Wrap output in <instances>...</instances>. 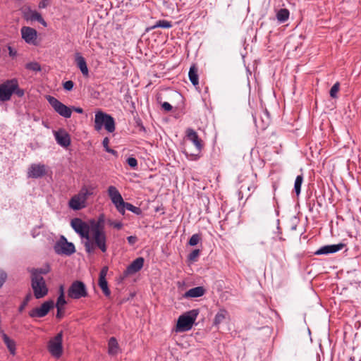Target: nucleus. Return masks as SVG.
Masks as SVG:
<instances>
[{
  "mask_svg": "<svg viewBox=\"0 0 361 361\" xmlns=\"http://www.w3.org/2000/svg\"><path fill=\"white\" fill-rule=\"evenodd\" d=\"M106 241L107 237L105 231H99L97 228L94 231L91 230L89 239H86L84 243L85 250L88 254L94 253L96 249H99L104 253L107 250Z\"/></svg>",
  "mask_w": 361,
  "mask_h": 361,
  "instance_id": "obj_1",
  "label": "nucleus"
},
{
  "mask_svg": "<svg viewBox=\"0 0 361 361\" xmlns=\"http://www.w3.org/2000/svg\"><path fill=\"white\" fill-rule=\"evenodd\" d=\"M187 140L190 141L195 146V151L191 152L189 151L188 147L184 149V153L186 157L191 160H196L199 158V155L203 148V142L199 137L197 133L192 128L186 130Z\"/></svg>",
  "mask_w": 361,
  "mask_h": 361,
  "instance_id": "obj_2",
  "label": "nucleus"
},
{
  "mask_svg": "<svg viewBox=\"0 0 361 361\" xmlns=\"http://www.w3.org/2000/svg\"><path fill=\"white\" fill-rule=\"evenodd\" d=\"M199 313L198 309H193L181 314L178 319L176 331L185 332L190 330Z\"/></svg>",
  "mask_w": 361,
  "mask_h": 361,
  "instance_id": "obj_3",
  "label": "nucleus"
},
{
  "mask_svg": "<svg viewBox=\"0 0 361 361\" xmlns=\"http://www.w3.org/2000/svg\"><path fill=\"white\" fill-rule=\"evenodd\" d=\"M93 188L83 186L80 192L69 200V207L73 210H80L86 207V201L93 195Z\"/></svg>",
  "mask_w": 361,
  "mask_h": 361,
  "instance_id": "obj_4",
  "label": "nucleus"
},
{
  "mask_svg": "<svg viewBox=\"0 0 361 361\" xmlns=\"http://www.w3.org/2000/svg\"><path fill=\"white\" fill-rule=\"evenodd\" d=\"M103 126L109 133H113L116 128L115 121L109 114L98 111L95 114L94 128L99 130Z\"/></svg>",
  "mask_w": 361,
  "mask_h": 361,
  "instance_id": "obj_5",
  "label": "nucleus"
},
{
  "mask_svg": "<svg viewBox=\"0 0 361 361\" xmlns=\"http://www.w3.org/2000/svg\"><path fill=\"white\" fill-rule=\"evenodd\" d=\"M31 286L36 299L42 298L47 295L49 290L42 276L35 274L34 276H31Z\"/></svg>",
  "mask_w": 361,
  "mask_h": 361,
  "instance_id": "obj_6",
  "label": "nucleus"
},
{
  "mask_svg": "<svg viewBox=\"0 0 361 361\" xmlns=\"http://www.w3.org/2000/svg\"><path fill=\"white\" fill-rule=\"evenodd\" d=\"M18 86V80L13 78L7 80L0 85V101L6 102L11 99L15 89Z\"/></svg>",
  "mask_w": 361,
  "mask_h": 361,
  "instance_id": "obj_7",
  "label": "nucleus"
},
{
  "mask_svg": "<svg viewBox=\"0 0 361 361\" xmlns=\"http://www.w3.org/2000/svg\"><path fill=\"white\" fill-rule=\"evenodd\" d=\"M63 332L57 334L48 343V350L51 355L56 358L61 356L63 353Z\"/></svg>",
  "mask_w": 361,
  "mask_h": 361,
  "instance_id": "obj_8",
  "label": "nucleus"
},
{
  "mask_svg": "<svg viewBox=\"0 0 361 361\" xmlns=\"http://www.w3.org/2000/svg\"><path fill=\"white\" fill-rule=\"evenodd\" d=\"M71 226L82 238L89 239L91 228L85 221L81 219L75 218L71 220Z\"/></svg>",
  "mask_w": 361,
  "mask_h": 361,
  "instance_id": "obj_9",
  "label": "nucleus"
},
{
  "mask_svg": "<svg viewBox=\"0 0 361 361\" xmlns=\"http://www.w3.org/2000/svg\"><path fill=\"white\" fill-rule=\"evenodd\" d=\"M68 295L73 299H80L87 295V291L85 283L80 281L72 283L68 290Z\"/></svg>",
  "mask_w": 361,
  "mask_h": 361,
  "instance_id": "obj_10",
  "label": "nucleus"
},
{
  "mask_svg": "<svg viewBox=\"0 0 361 361\" xmlns=\"http://www.w3.org/2000/svg\"><path fill=\"white\" fill-rule=\"evenodd\" d=\"M54 251L59 255H71L75 252V247L73 243L67 241L64 236L56 242L54 247Z\"/></svg>",
  "mask_w": 361,
  "mask_h": 361,
  "instance_id": "obj_11",
  "label": "nucleus"
},
{
  "mask_svg": "<svg viewBox=\"0 0 361 361\" xmlns=\"http://www.w3.org/2000/svg\"><path fill=\"white\" fill-rule=\"evenodd\" d=\"M47 99L54 109V111L60 116L66 118H68L71 116V108L66 106L56 98L52 96H48Z\"/></svg>",
  "mask_w": 361,
  "mask_h": 361,
  "instance_id": "obj_12",
  "label": "nucleus"
},
{
  "mask_svg": "<svg viewBox=\"0 0 361 361\" xmlns=\"http://www.w3.org/2000/svg\"><path fill=\"white\" fill-rule=\"evenodd\" d=\"M54 307V301L50 300L43 302L41 306L32 309L28 314L32 318H42L47 315Z\"/></svg>",
  "mask_w": 361,
  "mask_h": 361,
  "instance_id": "obj_13",
  "label": "nucleus"
},
{
  "mask_svg": "<svg viewBox=\"0 0 361 361\" xmlns=\"http://www.w3.org/2000/svg\"><path fill=\"white\" fill-rule=\"evenodd\" d=\"M107 192L109 197L117 210L121 212L123 210L122 206H123L125 202L118 189L115 186L111 185L108 188Z\"/></svg>",
  "mask_w": 361,
  "mask_h": 361,
  "instance_id": "obj_14",
  "label": "nucleus"
},
{
  "mask_svg": "<svg viewBox=\"0 0 361 361\" xmlns=\"http://www.w3.org/2000/svg\"><path fill=\"white\" fill-rule=\"evenodd\" d=\"M46 174V166L42 164H32L27 171V176L32 178H42Z\"/></svg>",
  "mask_w": 361,
  "mask_h": 361,
  "instance_id": "obj_15",
  "label": "nucleus"
},
{
  "mask_svg": "<svg viewBox=\"0 0 361 361\" xmlns=\"http://www.w3.org/2000/svg\"><path fill=\"white\" fill-rule=\"evenodd\" d=\"M345 245L344 243H338L334 245H327L323 247H321L317 250L314 252L315 255H329L331 253L337 252L338 251L342 250Z\"/></svg>",
  "mask_w": 361,
  "mask_h": 361,
  "instance_id": "obj_16",
  "label": "nucleus"
},
{
  "mask_svg": "<svg viewBox=\"0 0 361 361\" xmlns=\"http://www.w3.org/2000/svg\"><path fill=\"white\" fill-rule=\"evenodd\" d=\"M144 262L145 260L142 257H137L133 260L124 271L125 276L133 275L141 270L143 267Z\"/></svg>",
  "mask_w": 361,
  "mask_h": 361,
  "instance_id": "obj_17",
  "label": "nucleus"
},
{
  "mask_svg": "<svg viewBox=\"0 0 361 361\" xmlns=\"http://www.w3.org/2000/svg\"><path fill=\"white\" fill-rule=\"evenodd\" d=\"M22 38L28 44L34 43L37 38V31L32 27L24 26L21 28Z\"/></svg>",
  "mask_w": 361,
  "mask_h": 361,
  "instance_id": "obj_18",
  "label": "nucleus"
},
{
  "mask_svg": "<svg viewBox=\"0 0 361 361\" xmlns=\"http://www.w3.org/2000/svg\"><path fill=\"white\" fill-rule=\"evenodd\" d=\"M75 61L83 76L87 77L89 75V70L85 58L80 53H76L75 55Z\"/></svg>",
  "mask_w": 361,
  "mask_h": 361,
  "instance_id": "obj_19",
  "label": "nucleus"
},
{
  "mask_svg": "<svg viewBox=\"0 0 361 361\" xmlns=\"http://www.w3.org/2000/svg\"><path fill=\"white\" fill-rule=\"evenodd\" d=\"M54 136L56 142L61 147H67L71 145V138L67 133L56 132Z\"/></svg>",
  "mask_w": 361,
  "mask_h": 361,
  "instance_id": "obj_20",
  "label": "nucleus"
},
{
  "mask_svg": "<svg viewBox=\"0 0 361 361\" xmlns=\"http://www.w3.org/2000/svg\"><path fill=\"white\" fill-rule=\"evenodd\" d=\"M25 18L31 21H37L44 27L47 26L46 21L43 19L41 14L36 11H32L29 8L28 11L25 13Z\"/></svg>",
  "mask_w": 361,
  "mask_h": 361,
  "instance_id": "obj_21",
  "label": "nucleus"
},
{
  "mask_svg": "<svg viewBox=\"0 0 361 361\" xmlns=\"http://www.w3.org/2000/svg\"><path fill=\"white\" fill-rule=\"evenodd\" d=\"M205 289L202 286L195 287L186 291L183 297L185 298H199L202 296L205 293Z\"/></svg>",
  "mask_w": 361,
  "mask_h": 361,
  "instance_id": "obj_22",
  "label": "nucleus"
},
{
  "mask_svg": "<svg viewBox=\"0 0 361 361\" xmlns=\"http://www.w3.org/2000/svg\"><path fill=\"white\" fill-rule=\"evenodd\" d=\"M1 337L9 353L12 355H15L16 353V343L15 341L10 338L6 334H3Z\"/></svg>",
  "mask_w": 361,
  "mask_h": 361,
  "instance_id": "obj_23",
  "label": "nucleus"
},
{
  "mask_svg": "<svg viewBox=\"0 0 361 361\" xmlns=\"http://www.w3.org/2000/svg\"><path fill=\"white\" fill-rule=\"evenodd\" d=\"M271 124V118L269 116V112L266 109L263 115L261 116L260 122H256V126L262 130L267 129Z\"/></svg>",
  "mask_w": 361,
  "mask_h": 361,
  "instance_id": "obj_24",
  "label": "nucleus"
},
{
  "mask_svg": "<svg viewBox=\"0 0 361 361\" xmlns=\"http://www.w3.org/2000/svg\"><path fill=\"white\" fill-rule=\"evenodd\" d=\"M272 313L275 316L276 336H278L283 331L284 324L279 312L272 310Z\"/></svg>",
  "mask_w": 361,
  "mask_h": 361,
  "instance_id": "obj_25",
  "label": "nucleus"
},
{
  "mask_svg": "<svg viewBox=\"0 0 361 361\" xmlns=\"http://www.w3.org/2000/svg\"><path fill=\"white\" fill-rule=\"evenodd\" d=\"M290 16V12L287 8H280L276 10V18L279 23H283L286 22Z\"/></svg>",
  "mask_w": 361,
  "mask_h": 361,
  "instance_id": "obj_26",
  "label": "nucleus"
},
{
  "mask_svg": "<svg viewBox=\"0 0 361 361\" xmlns=\"http://www.w3.org/2000/svg\"><path fill=\"white\" fill-rule=\"evenodd\" d=\"M198 69L197 66L193 64L190 68L188 73L189 78L190 82L193 85H197L199 84V77H198Z\"/></svg>",
  "mask_w": 361,
  "mask_h": 361,
  "instance_id": "obj_27",
  "label": "nucleus"
},
{
  "mask_svg": "<svg viewBox=\"0 0 361 361\" xmlns=\"http://www.w3.org/2000/svg\"><path fill=\"white\" fill-rule=\"evenodd\" d=\"M109 353L111 355H116L118 352V343L114 337L110 338L108 343Z\"/></svg>",
  "mask_w": 361,
  "mask_h": 361,
  "instance_id": "obj_28",
  "label": "nucleus"
},
{
  "mask_svg": "<svg viewBox=\"0 0 361 361\" xmlns=\"http://www.w3.org/2000/svg\"><path fill=\"white\" fill-rule=\"evenodd\" d=\"M104 216L103 214L100 215L97 221H91V230L94 231L95 228L99 231H104Z\"/></svg>",
  "mask_w": 361,
  "mask_h": 361,
  "instance_id": "obj_29",
  "label": "nucleus"
},
{
  "mask_svg": "<svg viewBox=\"0 0 361 361\" xmlns=\"http://www.w3.org/2000/svg\"><path fill=\"white\" fill-rule=\"evenodd\" d=\"M122 209L123 210L121 212H119L122 214L125 213L126 209L130 211L133 213L137 215L140 214L142 212L141 209L140 207H135L132 204L126 202H124L123 206H122Z\"/></svg>",
  "mask_w": 361,
  "mask_h": 361,
  "instance_id": "obj_30",
  "label": "nucleus"
},
{
  "mask_svg": "<svg viewBox=\"0 0 361 361\" xmlns=\"http://www.w3.org/2000/svg\"><path fill=\"white\" fill-rule=\"evenodd\" d=\"M227 316H228V312L226 310H224V309L220 310L216 313V314L214 317V324L216 326L219 325V324L223 322V321H224L226 319Z\"/></svg>",
  "mask_w": 361,
  "mask_h": 361,
  "instance_id": "obj_31",
  "label": "nucleus"
},
{
  "mask_svg": "<svg viewBox=\"0 0 361 361\" xmlns=\"http://www.w3.org/2000/svg\"><path fill=\"white\" fill-rule=\"evenodd\" d=\"M303 182V176L302 175H298L297 176L295 183H294V191L296 194V195H299L301 192V186Z\"/></svg>",
  "mask_w": 361,
  "mask_h": 361,
  "instance_id": "obj_32",
  "label": "nucleus"
},
{
  "mask_svg": "<svg viewBox=\"0 0 361 361\" xmlns=\"http://www.w3.org/2000/svg\"><path fill=\"white\" fill-rule=\"evenodd\" d=\"M99 286L106 296H109L111 291L108 288V283L106 279H99Z\"/></svg>",
  "mask_w": 361,
  "mask_h": 361,
  "instance_id": "obj_33",
  "label": "nucleus"
},
{
  "mask_svg": "<svg viewBox=\"0 0 361 361\" xmlns=\"http://www.w3.org/2000/svg\"><path fill=\"white\" fill-rule=\"evenodd\" d=\"M172 27V23L170 21L166 20H160L156 23L154 25L152 26V28H157V27H161V28H170Z\"/></svg>",
  "mask_w": 361,
  "mask_h": 361,
  "instance_id": "obj_34",
  "label": "nucleus"
},
{
  "mask_svg": "<svg viewBox=\"0 0 361 361\" xmlns=\"http://www.w3.org/2000/svg\"><path fill=\"white\" fill-rule=\"evenodd\" d=\"M50 271L49 267L46 266L45 267L39 268V269H32L31 274V276H34L35 274L39 276H42V274H47Z\"/></svg>",
  "mask_w": 361,
  "mask_h": 361,
  "instance_id": "obj_35",
  "label": "nucleus"
},
{
  "mask_svg": "<svg viewBox=\"0 0 361 361\" xmlns=\"http://www.w3.org/2000/svg\"><path fill=\"white\" fill-rule=\"evenodd\" d=\"M25 68L27 70L32 71L35 72H39L41 71V66L37 62H30L26 64Z\"/></svg>",
  "mask_w": 361,
  "mask_h": 361,
  "instance_id": "obj_36",
  "label": "nucleus"
},
{
  "mask_svg": "<svg viewBox=\"0 0 361 361\" xmlns=\"http://www.w3.org/2000/svg\"><path fill=\"white\" fill-rule=\"evenodd\" d=\"M201 235L199 233L193 234L189 239L188 244L191 246L197 245L201 240Z\"/></svg>",
  "mask_w": 361,
  "mask_h": 361,
  "instance_id": "obj_37",
  "label": "nucleus"
},
{
  "mask_svg": "<svg viewBox=\"0 0 361 361\" xmlns=\"http://www.w3.org/2000/svg\"><path fill=\"white\" fill-rule=\"evenodd\" d=\"M340 83L336 82L331 88L329 94L331 97L337 98V93L339 90Z\"/></svg>",
  "mask_w": 361,
  "mask_h": 361,
  "instance_id": "obj_38",
  "label": "nucleus"
},
{
  "mask_svg": "<svg viewBox=\"0 0 361 361\" xmlns=\"http://www.w3.org/2000/svg\"><path fill=\"white\" fill-rule=\"evenodd\" d=\"M200 250L199 249L192 250L188 255V260L190 262H196L198 257L200 256Z\"/></svg>",
  "mask_w": 361,
  "mask_h": 361,
  "instance_id": "obj_39",
  "label": "nucleus"
},
{
  "mask_svg": "<svg viewBox=\"0 0 361 361\" xmlns=\"http://www.w3.org/2000/svg\"><path fill=\"white\" fill-rule=\"evenodd\" d=\"M32 298V295L30 293L27 294L24 300L23 301V302L21 303V305H20L19 308H18V311L20 312H22L24 309L25 308V307L27 305L28 302H30V299Z\"/></svg>",
  "mask_w": 361,
  "mask_h": 361,
  "instance_id": "obj_40",
  "label": "nucleus"
},
{
  "mask_svg": "<svg viewBox=\"0 0 361 361\" xmlns=\"http://www.w3.org/2000/svg\"><path fill=\"white\" fill-rule=\"evenodd\" d=\"M66 304L65 295L59 294L56 303V307H63Z\"/></svg>",
  "mask_w": 361,
  "mask_h": 361,
  "instance_id": "obj_41",
  "label": "nucleus"
},
{
  "mask_svg": "<svg viewBox=\"0 0 361 361\" xmlns=\"http://www.w3.org/2000/svg\"><path fill=\"white\" fill-rule=\"evenodd\" d=\"M276 229H277V231L275 232L276 238L280 240H284L285 239L281 235V234H282L281 229L279 227V219H277Z\"/></svg>",
  "mask_w": 361,
  "mask_h": 361,
  "instance_id": "obj_42",
  "label": "nucleus"
},
{
  "mask_svg": "<svg viewBox=\"0 0 361 361\" xmlns=\"http://www.w3.org/2000/svg\"><path fill=\"white\" fill-rule=\"evenodd\" d=\"M6 279H7V274L2 269H0V288L2 287V286L5 283Z\"/></svg>",
  "mask_w": 361,
  "mask_h": 361,
  "instance_id": "obj_43",
  "label": "nucleus"
},
{
  "mask_svg": "<svg viewBox=\"0 0 361 361\" xmlns=\"http://www.w3.org/2000/svg\"><path fill=\"white\" fill-rule=\"evenodd\" d=\"M127 163L132 168H135L137 166V161L134 157H128L127 159Z\"/></svg>",
  "mask_w": 361,
  "mask_h": 361,
  "instance_id": "obj_44",
  "label": "nucleus"
},
{
  "mask_svg": "<svg viewBox=\"0 0 361 361\" xmlns=\"http://www.w3.org/2000/svg\"><path fill=\"white\" fill-rule=\"evenodd\" d=\"M74 83L72 80H68L65 82L63 85V88L66 90L71 91L73 87Z\"/></svg>",
  "mask_w": 361,
  "mask_h": 361,
  "instance_id": "obj_45",
  "label": "nucleus"
},
{
  "mask_svg": "<svg viewBox=\"0 0 361 361\" xmlns=\"http://www.w3.org/2000/svg\"><path fill=\"white\" fill-rule=\"evenodd\" d=\"M137 238L135 235H130L127 238L128 243L131 245H135L137 242Z\"/></svg>",
  "mask_w": 361,
  "mask_h": 361,
  "instance_id": "obj_46",
  "label": "nucleus"
},
{
  "mask_svg": "<svg viewBox=\"0 0 361 361\" xmlns=\"http://www.w3.org/2000/svg\"><path fill=\"white\" fill-rule=\"evenodd\" d=\"M162 109L166 111H170L172 110V106L166 102H164L161 104Z\"/></svg>",
  "mask_w": 361,
  "mask_h": 361,
  "instance_id": "obj_47",
  "label": "nucleus"
},
{
  "mask_svg": "<svg viewBox=\"0 0 361 361\" xmlns=\"http://www.w3.org/2000/svg\"><path fill=\"white\" fill-rule=\"evenodd\" d=\"M107 273V267H104L102 268L99 273V279H106V276Z\"/></svg>",
  "mask_w": 361,
  "mask_h": 361,
  "instance_id": "obj_48",
  "label": "nucleus"
},
{
  "mask_svg": "<svg viewBox=\"0 0 361 361\" xmlns=\"http://www.w3.org/2000/svg\"><path fill=\"white\" fill-rule=\"evenodd\" d=\"M57 309V312H56V318L58 319H61L63 315H64V310H63V307H56Z\"/></svg>",
  "mask_w": 361,
  "mask_h": 361,
  "instance_id": "obj_49",
  "label": "nucleus"
},
{
  "mask_svg": "<svg viewBox=\"0 0 361 361\" xmlns=\"http://www.w3.org/2000/svg\"><path fill=\"white\" fill-rule=\"evenodd\" d=\"M13 93H15L18 97H22L24 95L25 92L23 89L19 88V87L18 86L17 88L15 89Z\"/></svg>",
  "mask_w": 361,
  "mask_h": 361,
  "instance_id": "obj_50",
  "label": "nucleus"
},
{
  "mask_svg": "<svg viewBox=\"0 0 361 361\" xmlns=\"http://www.w3.org/2000/svg\"><path fill=\"white\" fill-rule=\"evenodd\" d=\"M49 4V0H42L39 3V8H44Z\"/></svg>",
  "mask_w": 361,
  "mask_h": 361,
  "instance_id": "obj_51",
  "label": "nucleus"
},
{
  "mask_svg": "<svg viewBox=\"0 0 361 361\" xmlns=\"http://www.w3.org/2000/svg\"><path fill=\"white\" fill-rule=\"evenodd\" d=\"M109 139L108 137H104L103 141H102V145L105 149V151L106 152L107 151V149H109L110 147H109Z\"/></svg>",
  "mask_w": 361,
  "mask_h": 361,
  "instance_id": "obj_52",
  "label": "nucleus"
},
{
  "mask_svg": "<svg viewBox=\"0 0 361 361\" xmlns=\"http://www.w3.org/2000/svg\"><path fill=\"white\" fill-rule=\"evenodd\" d=\"M250 188L251 187L250 185H247L245 183H243L240 187V192H243L244 190H247L248 191L250 190Z\"/></svg>",
  "mask_w": 361,
  "mask_h": 361,
  "instance_id": "obj_53",
  "label": "nucleus"
},
{
  "mask_svg": "<svg viewBox=\"0 0 361 361\" xmlns=\"http://www.w3.org/2000/svg\"><path fill=\"white\" fill-rule=\"evenodd\" d=\"M74 111L78 114H82L83 113V109L80 107H75V106H72L71 107V111Z\"/></svg>",
  "mask_w": 361,
  "mask_h": 361,
  "instance_id": "obj_54",
  "label": "nucleus"
},
{
  "mask_svg": "<svg viewBox=\"0 0 361 361\" xmlns=\"http://www.w3.org/2000/svg\"><path fill=\"white\" fill-rule=\"evenodd\" d=\"M275 166H277V169L276 171H281L282 170V164H280V163L272 164V168Z\"/></svg>",
  "mask_w": 361,
  "mask_h": 361,
  "instance_id": "obj_55",
  "label": "nucleus"
},
{
  "mask_svg": "<svg viewBox=\"0 0 361 361\" xmlns=\"http://www.w3.org/2000/svg\"><path fill=\"white\" fill-rule=\"evenodd\" d=\"M113 226L117 229H120L122 228L123 224L121 222H115L112 224Z\"/></svg>",
  "mask_w": 361,
  "mask_h": 361,
  "instance_id": "obj_56",
  "label": "nucleus"
},
{
  "mask_svg": "<svg viewBox=\"0 0 361 361\" xmlns=\"http://www.w3.org/2000/svg\"><path fill=\"white\" fill-rule=\"evenodd\" d=\"M8 50H9V55L11 56H15L16 55V51H14L11 47H8Z\"/></svg>",
  "mask_w": 361,
  "mask_h": 361,
  "instance_id": "obj_57",
  "label": "nucleus"
},
{
  "mask_svg": "<svg viewBox=\"0 0 361 361\" xmlns=\"http://www.w3.org/2000/svg\"><path fill=\"white\" fill-rule=\"evenodd\" d=\"M106 152L110 153V154H113V155H117V152L116 150L113 149H111V148L107 149Z\"/></svg>",
  "mask_w": 361,
  "mask_h": 361,
  "instance_id": "obj_58",
  "label": "nucleus"
},
{
  "mask_svg": "<svg viewBox=\"0 0 361 361\" xmlns=\"http://www.w3.org/2000/svg\"><path fill=\"white\" fill-rule=\"evenodd\" d=\"M63 294L64 295V288H63V286H61L60 288H59V294Z\"/></svg>",
  "mask_w": 361,
  "mask_h": 361,
  "instance_id": "obj_59",
  "label": "nucleus"
},
{
  "mask_svg": "<svg viewBox=\"0 0 361 361\" xmlns=\"http://www.w3.org/2000/svg\"><path fill=\"white\" fill-rule=\"evenodd\" d=\"M274 152H276V154H279V153H280V151H279V149H276V150L274 151Z\"/></svg>",
  "mask_w": 361,
  "mask_h": 361,
  "instance_id": "obj_60",
  "label": "nucleus"
},
{
  "mask_svg": "<svg viewBox=\"0 0 361 361\" xmlns=\"http://www.w3.org/2000/svg\"><path fill=\"white\" fill-rule=\"evenodd\" d=\"M276 214L278 215V214H279V211H278V210H276Z\"/></svg>",
  "mask_w": 361,
  "mask_h": 361,
  "instance_id": "obj_61",
  "label": "nucleus"
}]
</instances>
